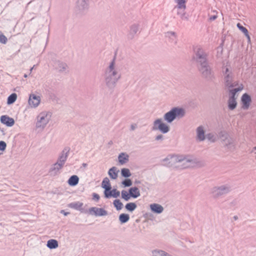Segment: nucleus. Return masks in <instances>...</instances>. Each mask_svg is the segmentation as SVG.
<instances>
[{"label": "nucleus", "mask_w": 256, "mask_h": 256, "mask_svg": "<svg viewBox=\"0 0 256 256\" xmlns=\"http://www.w3.org/2000/svg\"><path fill=\"white\" fill-rule=\"evenodd\" d=\"M122 198L124 199L125 201H128L131 196L130 194V192H128L126 190H122L121 192Z\"/></svg>", "instance_id": "4c0bfd02"}, {"label": "nucleus", "mask_w": 256, "mask_h": 256, "mask_svg": "<svg viewBox=\"0 0 256 256\" xmlns=\"http://www.w3.org/2000/svg\"><path fill=\"white\" fill-rule=\"evenodd\" d=\"M17 94L16 93H12L10 94L7 99V104L8 105L14 104L16 100Z\"/></svg>", "instance_id": "2f4dec72"}, {"label": "nucleus", "mask_w": 256, "mask_h": 256, "mask_svg": "<svg viewBox=\"0 0 256 256\" xmlns=\"http://www.w3.org/2000/svg\"><path fill=\"white\" fill-rule=\"evenodd\" d=\"M243 89V86L241 84L238 88L230 90V97L229 98H236L235 96L236 93L238 92L241 91Z\"/></svg>", "instance_id": "cd10ccee"}, {"label": "nucleus", "mask_w": 256, "mask_h": 256, "mask_svg": "<svg viewBox=\"0 0 256 256\" xmlns=\"http://www.w3.org/2000/svg\"><path fill=\"white\" fill-rule=\"evenodd\" d=\"M104 197L106 198H110L111 197L116 198L120 195V192L116 188L110 189L108 192L104 191Z\"/></svg>", "instance_id": "f3484780"}, {"label": "nucleus", "mask_w": 256, "mask_h": 256, "mask_svg": "<svg viewBox=\"0 0 256 256\" xmlns=\"http://www.w3.org/2000/svg\"><path fill=\"white\" fill-rule=\"evenodd\" d=\"M238 216H234V220H238Z\"/></svg>", "instance_id": "6e6d98bb"}, {"label": "nucleus", "mask_w": 256, "mask_h": 256, "mask_svg": "<svg viewBox=\"0 0 256 256\" xmlns=\"http://www.w3.org/2000/svg\"><path fill=\"white\" fill-rule=\"evenodd\" d=\"M128 192L132 198H136L140 196V192L138 188L134 186L129 188Z\"/></svg>", "instance_id": "412c9836"}, {"label": "nucleus", "mask_w": 256, "mask_h": 256, "mask_svg": "<svg viewBox=\"0 0 256 256\" xmlns=\"http://www.w3.org/2000/svg\"><path fill=\"white\" fill-rule=\"evenodd\" d=\"M222 73L224 76V84L226 87L228 88H232L238 85V82L234 80V74L228 67H222Z\"/></svg>", "instance_id": "423d86ee"}, {"label": "nucleus", "mask_w": 256, "mask_h": 256, "mask_svg": "<svg viewBox=\"0 0 256 256\" xmlns=\"http://www.w3.org/2000/svg\"><path fill=\"white\" fill-rule=\"evenodd\" d=\"M162 165L168 168H175L176 164L183 162L182 168H186L193 166L197 162L196 158L189 155L168 154L166 157L162 160Z\"/></svg>", "instance_id": "f257e3e1"}, {"label": "nucleus", "mask_w": 256, "mask_h": 256, "mask_svg": "<svg viewBox=\"0 0 256 256\" xmlns=\"http://www.w3.org/2000/svg\"><path fill=\"white\" fill-rule=\"evenodd\" d=\"M116 56L110 63L108 66L105 70L104 75L106 86L109 89H114L116 83L121 78V74L115 66Z\"/></svg>", "instance_id": "f03ea898"}, {"label": "nucleus", "mask_w": 256, "mask_h": 256, "mask_svg": "<svg viewBox=\"0 0 256 256\" xmlns=\"http://www.w3.org/2000/svg\"><path fill=\"white\" fill-rule=\"evenodd\" d=\"M118 218L121 224H124L129 220L130 216L126 214H121L119 216Z\"/></svg>", "instance_id": "7c9ffc66"}, {"label": "nucleus", "mask_w": 256, "mask_h": 256, "mask_svg": "<svg viewBox=\"0 0 256 256\" xmlns=\"http://www.w3.org/2000/svg\"><path fill=\"white\" fill-rule=\"evenodd\" d=\"M186 114L185 110L182 108L174 107L164 115V119L168 123H172L177 117L182 118Z\"/></svg>", "instance_id": "39448f33"}, {"label": "nucleus", "mask_w": 256, "mask_h": 256, "mask_svg": "<svg viewBox=\"0 0 256 256\" xmlns=\"http://www.w3.org/2000/svg\"><path fill=\"white\" fill-rule=\"evenodd\" d=\"M46 246L50 249H54L58 247V242L54 239H51L47 242Z\"/></svg>", "instance_id": "bb28decb"}, {"label": "nucleus", "mask_w": 256, "mask_h": 256, "mask_svg": "<svg viewBox=\"0 0 256 256\" xmlns=\"http://www.w3.org/2000/svg\"><path fill=\"white\" fill-rule=\"evenodd\" d=\"M78 177L76 175H73L69 178L68 183L70 186H75L78 184Z\"/></svg>", "instance_id": "393cba45"}, {"label": "nucleus", "mask_w": 256, "mask_h": 256, "mask_svg": "<svg viewBox=\"0 0 256 256\" xmlns=\"http://www.w3.org/2000/svg\"><path fill=\"white\" fill-rule=\"evenodd\" d=\"M76 8L81 13L86 11L88 8V0H78Z\"/></svg>", "instance_id": "2eb2a0df"}, {"label": "nucleus", "mask_w": 256, "mask_h": 256, "mask_svg": "<svg viewBox=\"0 0 256 256\" xmlns=\"http://www.w3.org/2000/svg\"><path fill=\"white\" fill-rule=\"evenodd\" d=\"M7 41V38L1 32H0V42L3 44H6Z\"/></svg>", "instance_id": "79ce46f5"}, {"label": "nucleus", "mask_w": 256, "mask_h": 256, "mask_svg": "<svg viewBox=\"0 0 256 256\" xmlns=\"http://www.w3.org/2000/svg\"><path fill=\"white\" fill-rule=\"evenodd\" d=\"M135 183H136V184H140V181H139V180H138V181H136H136L135 182Z\"/></svg>", "instance_id": "bf43d9fd"}, {"label": "nucleus", "mask_w": 256, "mask_h": 256, "mask_svg": "<svg viewBox=\"0 0 256 256\" xmlns=\"http://www.w3.org/2000/svg\"><path fill=\"white\" fill-rule=\"evenodd\" d=\"M241 102L242 104V108L244 110H248L252 102L250 96L246 93L243 94L241 98Z\"/></svg>", "instance_id": "f8f14e48"}, {"label": "nucleus", "mask_w": 256, "mask_h": 256, "mask_svg": "<svg viewBox=\"0 0 256 256\" xmlns=\"http://www.w3.org/2000/svg\"><path fill=\"white\" fill-rule=\"evenodd\" d=\"M122 184L124 187H129L132 185V182L130 179L126 178L122 182Z\"/></svg>", "instance_id": "a19ab883"}, {"label": "nucleus", "mask_w": 256, "mask_h": 256, "mask_svg": "<svg viewBox=\"0 0 256 256\" xmlns=\"http://www.w3.org/2000/svg\"><path fill=\"white\" fill-rule=\"evenodd\" d=\"M153 130H160L162 134H166L170 130V127L162 122V118H157L153 122Z\"/></svg>", "instance_id": "1a4fd4ad"}, {"label": "nucleus", "mask_w": 256, "mask_h": 256, "mask_svg": "<svg viewBox=\"0 0 256 256\" xmlns=\"http://www.w3.org/2000/svg\"><path fill=\"white\" fill-rule=\"evenodd\" d=\"M6 144L5 142L1 140L0 141V150L4 151L6 150Z\"/></svg>", "instance_id": "c03bdc74"}, {"label": "nucleus", "mask_w": 256, "mask_h": 256, "mask_svg": "<svg viewBox=\"0 0 256 256\" xmlns=\"http://www.w3.org/2000/svg\"><path fill=\"white\" fill-rule=\"evenodd\" d=\"M216 18H217V16L214 15V16H210V20L212 21V20H215Z\"/></svg>", "instance_id": "603ef678"}, {"label": "nucleus", "mask_w": 256, "mask_h": 256, "mask_svg": "<svg viewBox=\"0 0 256 256\" xmlns=\"http://www.w3.org/2000/svg\"><path fill=\"white\" fill-rule=\"evenodd\" d=\"M219 136L222 142L226 140V139L230 137V136L227 132L223 131L220 132Z\"/></svg>", "instance_id": "ea45409f"}, {"label": "nucleus", "mask_w": 256, "mask_h": 256, "mask_svg": "<svg viewBox=\"0 0 256 256\" xmlns=\"http://www.w3.org/2000/svg\"><path fill=\"white\" fill-rule=\"evenodd\" d=\"M30 72H32V68H30Z\"/></svg>", "instance_id": "052dcab7"}, {"label": "nucleus", "mask_w": 256, "mask_h": 256, "mask_svg": "<svg viewBox=\"0 0 256 256\" xmlns=\"http://www.w3.org/2000/svg\"><path fill=\"white\" fill-rule=\"evenodd\" d=\"M202 78L208 81H212L214 78V74L208 62L197 66Z\"/></svg>", "instance_id": "0eeeda50"}, {"label": "nucleus", "mask_w": 256, "mask_h": 256, "mask_svg": "<svg viewBox=\"0 0 256 256\" xmlns=\"http://www.w3.org/2000/svg\"><path fill=\"white\" fill-rule=\"evenodd\" d=\"M164 136L162 134H160L156 136L155 137V140H164Z\"/></svg>", "instance_id": "49530a36"}, {"label": "nucleus", "mask_w": 256, "mask_h": 256, "mask_svg": "<svg viewBox=\"0 0 256 256\" xmlns=\"http://www.w3.org/2000/svg\"><path fill=\"white\" fill-rule=\"evenodd\" d=\"M224 144L225 146H226L227 148H230L232 146H234L233 143H234V140L232 138H230V136L226 139V140H224L222 142Z\"/></svg>", "instance_id": "f704fd0d"}, {"label": "nucleus", "mask_w": 256, "mask_h": 256, "mask_svg": "<svg viewBox=\"0 0 256 256\" xmlns=\"http://www.w3.org/2000/svg\"><path fill=\"white\" fill-rule=\"evenodd\" d=\"M137 127V126L136 124H132L130 125V130H134Z\"/></svg>", "instance_id": "8fccbe9b"}, {"label": "nucleus", "mask_w": 256, "mask_h": 256, "mask_svg": "<svg viewBox=\"0 0 256 256\" xmlns=\"http://www.w3.org/2000/svg\"><path fill=\"white\" fill-rule=\"evenodd\" d=\"M52 116V113L49 111L40 112L36 117V129L39 131L42 130L49 122Z\"/></svg>", "instance_id": "20e7f679"}, {"label": "nucleus", "mask_w": 256, "mask_h": 256, "mask_svg": "<svg viewBox=\"0 0 256 256\" xmlns=\"http://www.w3.org/2000/svg\"><path fill=\"white\" fill-rule=\"evenodd\" d=\"M121 174L122 176L128 178L131 176L132 174L128 168H123L121 170Z\"/></svg>", "instance_id": "e433bc0d"}, {"label": "nucleus", "mask_w": 256, "mask_h": 256, "mask_svg": "<svg viewBox=\"0 0 256 256\" xmlns=\"http://www.w3.org/2000/svg\"><path fill=\"white\" fill-rule=\"evenodd\" d=\"M137 207L136 204L134 202H129L125 206L126 209L130 212L134 210Z\"/></svg>", "instance_id": "473e14b6"}, {"label": "nucleus", "mask_w": 256, "mask_h": 256, "mask_svg": "<svg viewBox=\"0 0 256 256\" xmlns=\"http://www.w3.org/2000/svg\"><path fill=\"white\" fill-rule=\"evenodd\" d=\"M24 76L25 78H26V77L27 76L26 74H24Z\"/></svg>", "instance_id": "e2e57ef3"}, {"label": "nucleus", "mask_w": 256, "mask_h": 256, "mask_svg": "<svg viewBox=\"0 0 256 256\" xmlns=\"http://www.w3.org/2000/svg\"><path fill=\"white\" fill-rule=\"evenodd\" d=\"M254 150H256V146L255 147H254Z\"/></svg>", "instance_id": "680f3d73"}, {"label": "nucleus", "mask_w": 256, "mask_h": 256, "mask_svg": "<svg viewBox=\"0 0 256 256\" xmlns=\"http://www.w3.org/2000/svg\"><path fill=\"white\" fill-rule=\"evenodd\" d=\"M208 53L200 46H196L194 48L192 60L197 66L208 62Z\"/></svg>", "instance_id": "7ed1b4c3"}, {"label": "nucleus", "mask_w": 256, "mask_h": 256, "mask_svg": "<svg viewBox=\"0 0 256 256\" xmlns=\"http://www.w3.org/2000/svg\"><path fill=\"white\" fill-rule=\"evenodd\" d=\"M128 158L129 156L128 154L122 152L118 156V162L120 164H124L128 161Z\"/></svg>", "instance_id": "5701e85b"}, {"label": "nucleus", "mask_w": 256, "mask_h": 256, "mask_svg": "<svg viewBox=\"0 0 256 256\" xmlns=\"http://www.w3.org/2000/svg\"><path fill=\"white\" fill-rule=\"evenodd\" d=\"M237 106L236 98H229L228 100V107L230 110H234Z\"/></svg>", "instance_id": "c85d7f7f"}, {"label": "nucleus", "mask_w": 256, "mask_h": 256, "mask_svg": "<svg viewBox=\"0 0 256 256\" xmlns=\"http://www.w3.org/2000/svg\"><path fill=\"white\" fill-rule=\"evenodd\" d=\"M139 30V24H134L130 26L128 37L129 38L132 39L134 38L135 34Z\"/></svg>", "instance_id": "a211bd4d"}, {"label": "nucleus", "mask_w": 256, "mask_h": 256, "mask_svg": "<svg viewBox=\"0 0 256 256\" xmlns=\"http://www.w3.org/2000/svg\"><path fill=\"white\" fill-rule=\"evenodd\" d=\"M0 131H1L3 134H4V129H3V128H0Z\"/></svg>", "instance_id": "4d7b16f0"}, {"label": "nucleus", "mask_w": 256, "mask_h": 256, "mask_svg": "<svg viewBox=\"0 0 256 256\" xmlns=\"http://www.w3.org/2000/svg\"><path fill=\"white\" fill-rule=\"evenodd\" d=\"M82 166H83L86 167V166H87V164H85V163H83V164H82Z\"/></svg>", "instance_id": "13d9d810"}, {"label": "nucleus", "mask_w": 256, "mask_h": 256, "mask_svg": "<svg viewBox=\"0 0 256 256\" xmlns=\"http://www.w3.org/2000/svg\"><path fill=\"white\" fill-rule=\"evenodd\" d=\"M113 204L118 210H120L123 207L122 203L118 199L114 200Z\"/></svg>", "instance_id": "58836bf2"}, {"label": "nucleus", "mask_w": 256, "mask_h": 256, "mask_svg": "<svg viewBox=\"0 0 256 256\" xmlns=\"http://www.w3.org/2000/svg\"><path fill=\"white\" fill-rule=\"evenodd\" d=\"M89 213L96 216H104L108 214V212L103 208L92 207L88 210Z\"/></svg>", "instance_id": "9d476101"}, {"label": "nucleus", "mask_w": 256, "mask_h": 256, "mask_svg": "<svg viewBox=\"0 0 256 256\" xmlns=\"http://www.w3.org/2000/svg\"><path fill=\"white\" fill-rule=\"evenodd\" d=\"M177 4V7L179 9H185L186 8V0H174Z\"/></svg>", "instance_id": "c9c22d12"}, {"label": "nucleus", "mask_w": 256, "mask_h": 256, "mask_svg": "<svg viewBox=\"0 0 256 256\" xmlns=\"http://www.w3.org/2000/svg\"><path fill=\"white\" fill-rule=\"evenodd\" d=\"M230 191V187L227 184L214 186L211 190V194L214 198H218L228 194Z\"/></svg>", "instance_id": "6e6552de"}, {"label": "nucleus", "mask_w": 256, "mask_h": 256, "mask_svg": "<svg viewBox=\"0 0 256 256\" xmlns=\"http://www.w3.org/2000/svg\"><path fill=\"white\" fill-rule=\"evenodd\" d=\"M41 101V98L39 96L33 94V108H36L39 106Z\"/></svg>", "instance_id": "72a5a7b5"}, {"label": "nucleus", "mask_w": 256, "mask_h": 256, "mask_svg": "<svg viewBox=\"0 0 256 256\" xmlns=\"http://www.w3.org/2000/svg\"><path fill=\"white\" fill-rule=\"evenodd\" d=\"M151 210L156 214H160L164 210V208L160 204H153L150 205Z\"/></svg>", "instance_id": "aec40b11"}, {"label": "nucleus", "mask_w": 256, "mask_h": 256, "mask_svg": "<svg viewBox=\"0 0 256 256\" xmlns=\"http://www.w3.org/2000/svg\"><path fill=\"white\" fill-rule=\"evenodd\" d=\"M60 213L62 214L64 216H66L70 214L69 212H66L64 210H62Z\"/></svg>", "instance_id": "864d4df0"}, {"label": "nucleus", "mask_w": 256, "mask_h": 256, "mask_svg": "<svg viewBox=\"0 0 256 256\" xmlns=\"http://www.w3.org/2000/svg\"><path fill=\"white\" fill-rule=\"evenodd\" d=\"M166 36H168L169 38H170L171 36H172L174 38V39L176 38V34L174 32H168L166 34Z\"/></svg>", "instance_id": "a18cd8bd"}, {"label": "nucleus", "mask_w": 256, "mask_h": 256, "mask_svg": "<svg viewBox=\"0 0 256 256\" xmlns=\"http://www.w3.org/2000/svg\"><path fill=\"white\" fill-rule=\"evenodd\" d=\"M64 166L56 162L52 164L49 170V174L51 176H56L60 174V170L63 168Z\"/></svg>", "instance_id": "4468645a"}, {"label": "nucleus", "mask_w": 256, "mask_h": 256, "mask_svg": "<svg viewBox=\"0 0 256 256\" xmlns=\"http://www.w3.org/2000/svg\"><path fill=\"white\" fill-rule=\"evenodd\" d=\"M118 170H117L116 168L113 166L109 170L108 174L112 179L115 180L118 178Z\"/></svg>", "instance_id": "a878e982"}, {"label": "nucleus", "mask_w": 256, "mask_h": 256, "mask_svg": "<svg viewBox=\"0 0 256 256\" xmlns=\"http://www.w3.org/2000/svg\"><path fill=\"white\" fill-rule=\"evenodd\" d=\"M83 205L84 204L82 202H76L68 204V206L71 208H73L77 210H80L82 212L84 211V209L82 208Z\"/></svg>", "instance_id": "6ab92c4d"}, {"label": "nucleus", "mask_w": 256, "mask_h": 256, "mask_svg": "<svg viewBox=\"0 0 256 256\" xmlns=\"http://www.w3.org/2000/svg\"><path fill=\"white\" fill-rule=\"evenodd\" d=\"M70 148L68 147H66L64 148L62 152L60 154L58 160L56 162L64 166L68 156Z\"/></svg>", "instance_id": "9b49d317"}, {"label": "nucleus", "mask_w": 256, "mask_h": 256, "mask_svg": "<svg viewBox=\"0 0 256 256\" xmlns=\"http://www.w3.org/2000/svg\"><path fill=\"white\" fill-rule=\"evenodd\" d=\"M244 35L246 37L248 41L250 42V36L249 34H248V32H247V34H245Z\"/></svg>", "instance_id": "5fc2aeb1"}, {"label": "nucleus", "mask_w": 256, "mask_h": 256, "mask_svg": "<svg viewBox=\"0 0 256 256\" xmlns=\"http://www.w3.org/2000/svg\"><path fill=\"white\" fill-rule=\"evenodd\" d=\"M100 196L96 193L92 194V198L96 201H98L100 200Z\"/></svg>", "instance_id": "de8ad7c7"}, {"label": "nucleus", "mask_w": 256, "mask_h": 256, "mask_svg": "<svg viewBox=\"0 0 256 256\" xmlns=\"http://www.w3.org/2000/svg\"><path fill=\"white\" fill-rule=\"evenodd\" d=\"M102 187L104 189V191L108 192V190L112 189V186L108 178H104L102 182Z\"/></svg>", "instance_id": "b1692460"}, {"label": "nucleus", "mask_w": 256, "mask_h": 256, "mask_svg": "<svg viewBox=\"0 0 256 256\" xmlns=\"http://www.w3.org/2000/svg\"><path fill=\"white\" fill-rule=\"evenodd\" d=\"M34 66H35L34 65H33V66H32L33 69L34 68Z\"/></svg>", "instance_id": "0e129e2a"}, {"label": "nucleus", "mask_w": 256, "mask_h": 256, "mask_svg": "<svg viewBox=\"0 0 256 256\" xmlns=\"http://www.w3.org/2000/svg\"><path fill=\"white\" fill-rule=\"evenodd\" d=\"M236 26L238 28V29L244 34H247V32H248V30L245 27L243 26L240 24L238 23Z\"/></svg>", "instance_id": "37998d69"}, {"label": "nucleus", "mask_w": 256, "mask_h": 256, "mask_svg": "<svg viewBox=\"0 0 256 256\" xmlns=\"http://www.w3.org/2000/svg\"><path fill=\"white\" fill-rule=\"evenodd\" d=\"M50 98L52 100H56V96H55L54 94H51L50 96Z\"/></svg>", "instance_id": "3c124183"}, {"label": "nucleus", "mask_w": 256, "mask_h": 256, "mask_svg": "<svg viewBox=\"0 0 256 256\" xmlns=\"http://www.w3.org/2000/svg\"><path fill=\"white\" fill-rule=\"evenodd\" d=\"M32 93H30L29 94V99H28V105L29 106H28V108H30V107H32L31 106V104H32Z\"/></svg>", "instance_id": "09e8293b"}, {"label": "nucleus", "mask_w": 256, "mask_h": 256, "mask_svg": "<svg viewBox=\"0 0 256 256\" xmlns=\"http://www.w3.org/2000/svg\"><path fill=\"white\" fill-rule=\"evenodd\" d=\"M206 138L210 142H214L218 140V136L216 134L210 132L206 135Z\"/></svg>", "instance_id": "c756f323"}, {"label": "nucleus", "mask_w": 256, "mask_h": 256, "mask_svg": "<svg viewBox=\"0 0 256 256\" xmlns=\"http://www.w3.org/2000/svg\"><path fill=\"white\" fill-rule=\"evenodd\" d=\"M0 121L1 123L8 127H11L14 124V119L7 115L2 116L0 118Z\"/></svg>", "instance_id": "dca6fc26"}, {"label": "nucleus", "mask_w": 256, "mask_h": 256, "mask_svg": "<svg viewBox=\"0 0 256 256\" xmlns=\"http://www.w3.org/2000/svg\"><path fill=\"white\" fill-rule=\"evenodd\" d=\"M197 138L200 141H203L205 139L204 131L202 126H200L196 128Z\"/></svg>", "instance_id": "4be33fe9"}, {"label": "nucleus", "mask_w": 256, "mask_h": 256, "mask_svg": "<svg viewBox=\"0 0 256 256\" xmlns=\"http://www.w3.org/2000/svg\"><path fill=\"white\" fill-rule=\"evenodd\" d=\"M53 66L56 70H58L60 72H66L68 69L67 64L60 60H56L54 62Z\"/></svg>", "instance_id": "ddd939ff"}]
</instances>
